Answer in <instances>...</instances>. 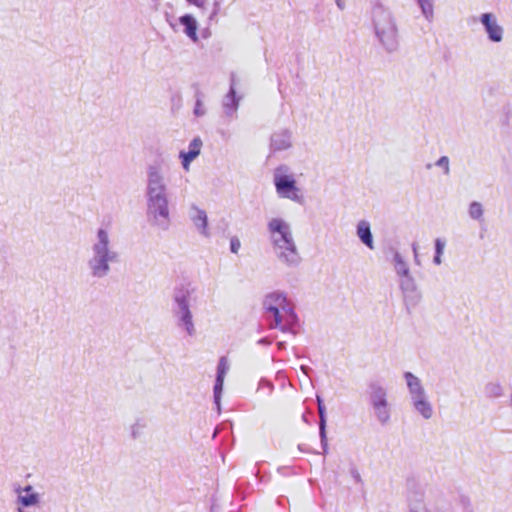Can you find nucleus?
<instances>
[{"mask_svg":"<svg viewBox=\"0 0 512 512\" xmlns=\"http://www.w3.org/2000/svg\"><path fill=\"white\" fill-rule=\"evenodd\" d=\"M336 6L340 10H344L346 8V1L345 0H335Z\"/></svg>","mask_w":512,"mask_h":512,"instance_id":"nucleus-35","label":"nucleus"},{"mask_svg":"<svg viewBox=\"0 0 512 512\" xmlns=\"http://www.w3.org/2000/svg\"><path fill=\"white\" fill-rule=\"evenodd\" d=\"M168 183L160 166L146 168L145 197L147 218L150 224L160 230H168L171 219L169 210Z\"/></svg>","mask_w":512,"mask_h":512,"instance_id":"nucleus-1","label":"nucleus"},{"mask_svg":"<svg viewBox=\"0 0 512 512\" xmlns=\"http://www.w3.org/2000/svg\"><path fill=\"white\" fill-rule=\"evenodd\" d=\"M195 293L196 288L191 284H181L173 292L172 314L176 326L189 337L196 335V327L191 309L193 301L196 300Z\"/></svg>","mask_w":512,"mask_h":512,"instance_id":"nucleus-4","label":"nucleus"},{"mask_svg":"<svg viewBox=\"0 0 512 512\" xmlns=\"http://www.w3.org/2000/svg\"><path fill=\"white\" fill-rule=\"evenodd\" d=\"M412 401L414 409L426 420L430 419L433 415V408L431 403L427 400L426 395L415 398Z\"/></svg>","mask_w":512,"mask_h":512,"instance_id":"nucleus-20","label":"nucleus"},{"mask_svg":"<svg viewBox=\"0 0 512 512\" xmlns=\"http://www.w3.org/2000/svg\"><path fill=\"white\" fill-rule=\"evenodd\" d=\"M353 479H354V483H360V484L362 483L360 475L358 473H356L355 471H354Z\"/></svg>","mask_w":512,"mask_h":512,"instance_id":"nucleus-36","label":"nucleus"},{"mask_svg":"<svg viewBox=\"0 0 512 512\" xmlns=\"http://www.w3.org/2000/svg\"><path fill=\"white\" fill-rule=\"evenodd\" d=\"M484 209L480 202L472 201L469 204L468 214L473 220H481L483 217Z\"/></svg>","mask_w":512,"mask_h":512,"instance_id":"nucleus-25","label":"nucleus"},{"mask_svg":"<svg viewBox=\"0 0 512 512\" xmlns=\"http://www.w3.org/2000/svg\"><path fill=\"white\" fill-rule=\"evenodd\" d=\"M399 288L403 294V302L408 314H411L422 300V293L414 277L399 281Z\"/></svg>","mask_w":512,"mask_h":512,"instance_id":"nucleus-10","label":"nucleus"},{"mask_svg":"<svg viewBox=\"0 0 512 512\" xmlns=\"http://www.w3.org/2000/svg\"><path fill=\"white\" fill-rule=\"evenodd\" d=\"M424 18L431 22L434 17V0H416Z\"/></svg>","mask_w":512,"mask_h":512,"instance_id":"nucleus-23","label":"nucleus"},{"mask_svg":"<svg viewBox=\"0 0 512 512\" xmlns=\"http://www.w3.org/2000/svg\"><path fill=\"white\" fill-rule=\"evenodd\" d=\"M276 259L286 267H296L301 262L295 237L287 240L270 242Z\"/></svg>","mask_w":512,"mask_h":512,"instance_id":"nucleus-9","label":"nucleus"},{"mask_svg":"<svg viewBox=\"0 0 512 512\" xmlns=\"http://www.w3.org/2000/svg\"><path fill=\"white\" fill-rule=\"evenodd\" d=\"M410 512H429L422 503H416L410 506Z\"/></svg>","mask_w":512,"mask_h":512,"instance_id":"nucleus-32","label":"nucleus"},{"mask_svg":"<svg viewBox=\"0 0 512 512\" xmlns=\"http://www.w3.org/2000/svg\"><path fill=\"white\" fill-rule=\"evenodd\" d=\"M484 394L489 399L500 398L504 395V389L499 382H488L484 386Z\"/></svg>","mask_w":512,"mask_h":512,"instance_id":"nucleus-22","label":"nucleus"},{"mask_svg":"<svg viewBox=\"0 0 512 512\" xmlns=\"http://www.w3.org/2000/svg\"><path fill=\"white\" fill-rule=\"evenodd\" d=\"M273 183L279 198L300 203L303 199L301 189L296 185L294 174L285 166L275 169Z\"/></svg>","mask_w":512,"mask_h":512,"instance_id":"nucleus-7","label":"nucleus"},{"mask_svg":"<svg viewBox=\"0 0 512 512\" xmlns=\"http://www.w3.org/2000/svg\"><path fill=\"white\" fill-rule=\"evenodd\" d=\"M371 20L375 36L384 50L389 54L397 52L400 46L399 33L396 19L390 9L380 1L372 2Z\"/></svg>","mask_w":512,"mask_h":512,"instance_id":"nucleus-3","label":"nucleus"},{"mask_svg":"<svg viewBox=\"0 0 512 512\" xmlns=\"http://www.w3.org/2000/svg\"><path fill=\"white\" fill-rule=\"evenodd\" d=\"M179 23L183 26V33L194 43L198 42V22L195 17L185 14L179 18Z\"/></svg>","mask_w":512,"mask_h":512,"instance_id":"nucleus-17","label":"nucleus"},{"mask_svg":"<svg viewBox=\"0 0 512 512\" xmlns=\"http://www.w3.org/2000/svg\"><path fill=\"white\" fill-rule=\"evenodd\" d=\"M404 378H405L409 393L411 395V400L426 395L420 379L417 376H415L412 372H409V371L405 372Z\"/></svg>","mask_w":512,"mask_h":512,"instance_id":"nucleus-18","label":"nucleus"},{"mask_svg":"<svg viewBox=\"0 0 512 512\" xmlns=\"http://www.w3.org/2000/svg\"><path fill=\"white\" fill-rule=\"evenodd\" d=\"M478 21L483 27L488 41L500 43L504 38V28L498 23L497 17L492 12L480 14Z\"/></svg>","mask_w":512,"mask_h":512,"instance_id":"nucleus-12","label":"nucleus"},{"mask_svg":"<svg viewBox=\"0 0 512 512\" xmlns=\"http://www.w3.org/2000/svg\"><path fill=\"white\" fill-rule=\"evenodd\" d=\"M263 306L274 319L273 326L282 331L289 330L296 322V315L285 293L274 291L267 294Z\"/></svg>","mask_w":512,"mask_h":512,"instance_id":"nucleus-5","label":"nucleus"},{"mask_svg":"<svg viewBox=\"0 0 512 512\" xmlns=\"http://www.w3.org/2000/svg\"><path fill=\"white\" fill-rule=\"evenodd\" d=\"M189 216L199 233L208 237V217L206 212L197 206H192L189 211Z\"/></svg>","mask_w":512,"mask_h":512,"instance_id":"nucleus-15","label":"nucleus"},{"mask_svg":"<svg viewBox=\"0 0 512 512\" xmlns=\"http://www.w3.org/2000/svg\"><path fill=\"white\" fill-rule=\"evenodd\" d=\"M436 166L443 168V172L445 175H449L450 167H449V158L447 156H441L435 163Z\"/></svg>","mask_w":512,"mask_h":512,"instance_id":"nucleus-29","label":"nucleus"},{"mask_svg":"<svg viewBox=\"0 0 512 512\" xmlns=\"http://www.w3.org/2000/svg\"><path fill=\"white\" fill-rule=\"evenodd\" d=\"M367 396L376 420L386 426L390 422L392 407L387 399V389L378 380H370Z\"/></svg>","mask_w":512,"mask_h":512,"instance_id":"nucleus-6","label":"nucleus"},{"mask_svg":"<svg viewBox=\"0 0 512 512\" xmlns=\"http://www.w3.org/2000/svg\"><path fill=\"white\" fill-rule=\"evenodd\" d=\"M202 146V140L199 137H195L189 143L188 151H181L179 153L181 165L185 172L190 171L191 163L200 155Z\"/></svg>","mask_w":512,"mask_h":512,"instance_id":"nucleus-13","label":"nucleus"},{"mask_svg":"<svg viewBox=\"0 0 512 512\" xmlns=\"http://www.w3.org/2000/svg\"><path fill=\"white\" fill-rule=\"evenodd\" d=\"M241 248V242L238 237L234 236L230 239V250L232 253L237 254Z\"/></svg>","mask_w":512,"mask_h":512,"instance_id":"nucleus-31","label":"nucleus"},{"mask_svg":"<svg viewBox=\"0 0 512 512\" xmlns=\"http://www.w3.org/2000/svg\"><path fill=\"white\" fill-rule=\"evenodd\" d=\"M120 254L115 249L107 228H99L91 245V255L87 261L90 275L96 279L108 276L111 265L118 263Z\"/></svg>","mask_w":512,"mask_h":512,"instance_id":"nucleus-2","label":"nucleus"},{"mask_svg":"<svg viewBox=\"0 0 512 512\" xmlns=\"http://www.w3.org/2000/svg\"><path fill=\"white\" fill-rule=\"evenodd\" d=\"M356 235L360 242L365 245L368 249L374 250L375 243L374 237L371 231V225L367 220H360L356 225Z\"/></svg>","mask_w":512,"mask_h":512,"instance_id":"nucleus-16","label":"nucleus"},{"mask_svg":"<svg viewBox=\"0 0 512 512\" xmlns=\"http://www.w3.org/2000/svg\"><path fill=\"white\" fill-rule=\"evenodd\" d=\"M269 242L287 240L294 237L291 223L280 216H274L267 221Z\"/></svg>","mask_w":512,"mask_h":512,"instance_id":"nucleus-11","label":"nucleus"},{"mask_svg":"<svg viewBox=\"0 0 512 512\" xmlns=\"http://www.w3.org/2000/svg\"><path fill=\"white\" fill-rule=\"evenodd\" d=\"M292 147V132L280 129L271 135L270 148L274 152L287 150Z\"/></svg>","mask_w":512,"mask_h":512,"instance_id":"nucleus-14","label":"nucleus"},{"mask_svg":"<svg viewBox=\"0 0 512 512\" xmlns=\"http://www.w3.org/2000/svg\"><path fill=\"white\" fill-rule=\"evenodd\" d=\"M238 105L239 98H236L234 87L231 86L229 93L225 96L223 100V107L226 115L233 116L238 108Z\"/></svg>","mask_w":512,"mask_h":512,"instance_id":"nucleus-21","label":"nucleus"},{"mask_svg":"<svg viewBox=\"0 0 512 512\" xmlns=\"http://www.w3.org/2000/svg\"><path fill=\"white\" fill-rule=\"evenodd\" d=\"M412 251H413V254H414L415 263L416 264H420L419 256H418V245L415 242L412 244Z\"/></svg>","mask_w":512,"mask_h":512,"instance_id":"nucleus-33","label":"nucleus"},{"mask_svg":"<svg viewBox=\"0 0 512 512\" xmlns=\"http://www.w3.org/2000/svg\"><path fill=\"white\" fill-rule=\"evenodd\" d=\"M15 512H34L41 507L42 496L32 485L14 487Z\"/></svg>","mask_w":512,"mask_h":512,"instance_id":"nucleus-8","label":"nucleus"},{"mask_svg":"<svg viewBox=\"0 0 512 512\" xmlns=\"http://www.w3.org/2000/svg\"><path fill=\"white\" fill-rule=\"evenodd\" d=\"M229 368H230V366H229L228 359L226 357H221L218 362L216 376L225 378L226 374L229 371Z\"/></svg>","mask_w":512,"mask_h":512,"instance_id":"nucleus-28","label":"nucleus"},{"mask_svg":"<svg viewBox=\"0 0 512 512\" xmlns=\"http://www.w3.org/2000/svg\"><path fill=\"white\" fill-rule=\"evenodd\" d=\"M446 246V241L442 238H436L434 240V257H433V263L435 265H440L442 263V256L444 254Z\"/></svg>","mask_w":512,"mask_h":512,"instance_id":"nucleus-24","label":"nucleus"},{"mask_svg":"<svg viewBox=\"0 0 512 512\" xmlns=\"http://www.w3.org/2000/svg\"><path fill=\"white\" fill-rule=\"evenodd\" d=\"M186 1L198 8L204 7V0H186Z\"/></svg>","mask_w":512,"mask_h":512,"instance_id":"nucleus-34","label":"nucleus"},{"mask_svg":"<svg viewBox=\"0 0 512 512\" xmlns=\"http://www.w3.org/2000/svg\"><path fill=\"white\" fill-rule=\"evenodd\" d=\"M224 379L225 378H223V377L216 376V381H215V385H214V402L217 406L218 412H220V409H221L220 400H221V395H222V390H223Z\"/></svg>","mask_w":512,"mask_h":512,"instance_id":"nucleus-26","label":"nucleus"},{"mask_svg":"<svg viewBox=\"0 0 512 512\" xmlns=\"http://www.w3.org/2000/svg\"><path fill=\"white\" fill-rule=\"evenodd\" d=\"M392 262H393L394 270H395L397 276L400 278V280L413 277L408 263L406 262V260L403 258V256L398 251L393 252Z\"/></svg>","mask_w":512,"mask_h":512,"instance_id":"nucleus-19","label":"nucleus"},{"mask_svg":"<svg viewBox=\"0 0 512 512\" xmlns=\"http://www.w3.org/2000/svg\"><path fill=\"white\" fill-rule=\"evenodd\" d=\"M206 113V109L204 106L203 101L200 98H197L195 108H194V115L197 117L204 116Z\"/></svg>","mask_w":512,"mask_h":512,"instance_id":"nucleus-30","label":"nucleus"},{"mask_svg":"<svg viewBox=\"0 0 512 512\" xmlns=\"http://www.w3.org/2000/svg\"><path fill=\"white\" fill-rule=\"evenodd\" d=\"M319 414H320V437H321V442H322L324 452H325L326 445H327L326 433H325V418H324V411H323V408L320 403H319Z\"/></svg>","mask_w":512,"mask_h":512,"instance_id":"nucleus-27","label":"nucleus"}]
</instances>
